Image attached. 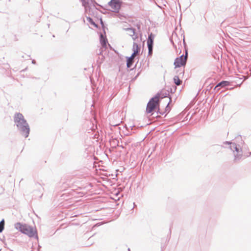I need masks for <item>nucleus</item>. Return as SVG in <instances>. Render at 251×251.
<instances>
[{"label":"nucleus","instance_id":"nucleus-1","mask_svg":"<svg viewBox=\"0 0 251 251\" xmlns=\"http://www.w3.org/2000/svg\"><path fill=\"white\" fill-rule=\"evenodd\" d=\"M15 227L22 233L27 235L29 237H33L36 234V231L34 229L27 225L17 223L15 225Z\"/></svg>","mask_w":251,"mask_h":251},{"label":"nucleus","instance_id":"nucleus-2","mask_svg":"<svg viewBox=\"0 0 251 251\" xmlns=\"http://www.w3.org/2000/svg\"><path fill=\"white\" fill-rule=\"evenodd\" d=\"M160 95L157 94L150 100L147 104L146 112L147 114L152 113L159 106Z\"/></svg>","mask_w":251,"mask_h":251},{"label":"nucleus","instance_id":"nucleus-3","mask_svg":"<svg viewBox=\"0 0 251 251\" xmlns=\"http://www.w3.org/2000/svg\"><path fill=\"white\" fill-rule=\"evenodd\" d=\"M187 56V51L186 50L185 56L182 55L181 56L176 58L174 62V65L175 66V68L185 66L186 63Z\"/></svg>","mask_w":251,"mask_h":251},{"label":"nucleus","instance_id":"nucleus-4","mask_svg":"<svg viewBox=\"0 0 251 251\" xmlns=\"http://www.w3.org/2000/svg\"><path fill=\"white\" fill-rule=\"evenodd\" d=\"M121 3L122 2L120 0H111L108 2V5L110 8V10L114 12H119L121 8Z\"/></svg>","mask_w":251,"mask_h":251},{"label":"nucleus","instance_id":"nucleus-5","mask_svg":"<svg viewBox=\"0 0 251 251\" xmlns=\"http://www.w3.org/2000/svg\"><path fill=\"white\" fill-rule=\"evenodd\" d=\"M14 122L16 123L18 127H21L22 125L27 123L24 119L23 115L21 113H17L15 115Z\"/></svg>","mask_w":251,"mask_h":251},{"label":"nucleus","instance_id":"nucleus-6","mask_svg":"<svg viewBox=\"0 0 251 251\" xmlns=\"http://www.w3.org/2000/svg\"><path fill=\"white\" fill-rule=\"evenodd\" d=\"M22 133V134L23 136L26 138L28 136L29 133V127L27 123H26L25 124H24L22 125V126L19 127Z\"/></svg>","mask_w":251,"mask_h":251},{"label":"nucleus","instance_id":"nucleus-7","mask_svg":"<svg viewBox=\"0 0 251 251\" xmlns=\"http://www.w3.org/2000/svg\"><path fill=\"white\" fill-rule=\"evenodd\" d=\"M132 50L133 51V53L132 54V55L136 56L137 54H139L140 51V47L137 43H134L133 45Z\"/></svg>","mask_w":251,"mask_h":251},{"label":"nucleus","instance_id":"nucleus-8","mask_svg":"<svg viewBox=\"0 0 251 251\" xmlns=\"http://www.w3.org/2000/svg\"><path fill=\"white\" fill-rule=\"evenodd\" d=\"M135 57V56L133 55H131V56L128 58H127V67L128 68H130L132 64H133V60H134V58Z\"/></svg>","mask_w":251,"mask_h":251},{"label":"nucleus","instance_id":"nucleus-9","mask_svg":"<svg viewBox=\"0 0 251 251\" xmlns=\"http://www.w3.org/2000/svg\"><path fill=\"white\" fill-rule=\"evenodd\" d=\"M100 42L103 47L106 46L107 43L106 36L101 34L100 37Z\"/></svg>","mask_w":251,"mask_h":251},{"label":"nucleus","instance_id":"nucleus-10","mask_svg":"<svg viewBox=\"0 0 251 251\" xmlns=\"http://www.w3.org/2000/svg\"><path fill=\"white\" fill-rule=\"evenodd\" d=\"M229 85V82L227 81H223L221 82H220L218 84H217L215 87V89L217 88L219 86H222V87H225V86H228Z\"/></svg>","mask_w":251,"mask_h":251},{"label":"nucleus","instance_id":"nucleus-11","mask_svg":"<svg viewBox=\"0 0 251 251\" xmlns=\"http://www.w3.org/2000/svg\"><path fill=\"white\" fill-rule=\"evenodd\" d=\"M153 38L152 37V34H151L148 39V46H153Z\"/></svg>","mask_w":251,"mask_h":251},{"label":"nucleus","instance_id":"nucleus-12","mask_svg":"<svg viewBox=\"0 0 251 251\" xmlns=\"http://www.w3.org/2000/svg\"><path fill=\"white\" fill-rule=\"evenodd\" d=\"M174 83L178 86L181 85L182 83V81L179 79L178 76H175L174 77Z\"/></svg>","mask_w":251,"mask_h":251},{"label":"nucleus","instance_id":"nucleus-13","mask_svg":"<svg viewBox=\"0 0 251 251\" xmlns=\"http://www.w3.org/2000/svg\"><path fill=\"white\" fill-rule=\"evenodd\" d=\"M87 20L91 25H93L96 27H98L97 25L95 23V22L93 21V20L91 18L88 17V18H87Z\"/></svg>","mask_w":251,"mask_h":251},{"label":"nucleus","instance_id":"nucleus-14","mask_svg":"<svg viewBox=\"0 0 251 251\" xmlns=\"http://www.w3.org/2000/svg\"><path fill=\"white\" fill-rule=\"evenodd\" d=\"M4 220H2L0 222V233L2 231V230L4 229Z\"/></svg>","mask_w":251,"mask_h":251},{"label":"nucleus","instance_id":"nucleus-15","mask_svg":"<svg viewBox=\"0 0 251 251\" xmlns=\"http://www.w3.org/2000/svg\"><path fill=\"white\" fill-rule=\"evenodd\" d=\"M230 147L233 148L234 149H235L237 153L239 152V149L237 147L235 144H233L232 146H230Z\"/></svg>","mask_w":251,"mask_h":251},{"label":"nucleus","instance_id":"nucleus-16","mask_svg":"<svg viewBox=\"0 0 251 251\" xmlns=\"http://www.w3.org/2000/svg\"><path fill=\"white\" fill-rule=\"evenodd\" d=\"M152 46H148L149 49V53L151 54L152 52Z\"/></svg>","mask_w":251,"mask_h":251},{"label":"nucleus","instance_id":"nucleus-17","mask_svg":"<svg viewBox=\"0 0 251 251\" xmlns=\"http://www.w3.org/2000/svg\"><path fill=\"white\" fill-rule=\"evenodd\" d=\"M127 30H130V31H131V32L133 34H134V33H135V32H134V30L133 28H128V29H127Z\"/></svg>","mask_w":251,"mask_h":251},{"label":"nucleus","instance_id":"nucleus-18","mask_svg":"<svg viewBox=\"0 0 251 251\" xmlns=\"http://www.w3.org/2000/svg\"><path fill=\"white\" fill-rule=\"evenodd\" d=\"M100 23L102 25V26H103V23L102 19H100Z\"/></svg>","mask_w":251,"mask_h":251},{"label":"nucleus","instance_id":"nucleus-19","mask_svg":"<svg viewBox=\"0 0 251 251\" xmlns=\"http://www.w3.org/2000/svg\"><path fill=\"white\" fill-rule=\"evenodd\" d=\"M181 74H182V75H183V74H184V71H182V72L181 73Z\"/></svg>","mask_w":251,"mask_h":251},{"label":"nucleus","instance_id":"nucleus-20","mask_svg":"<svg viewBox=\"0 0 251 251\" xmlns=\"http://www.w3.org/2000/svg\"><path fill=\"white\" fill-rule=\"evenodd\" d=\"M235 159H236L237 157V154H235Z\"/></svg>","mask_w":251,"mask_h":251},{"label":"nucleus","instance_id":"nucleus-21","mask_svg":"<svg viewBox=\"0 0 251 251\" xmlns=\"http://www.w3.org/2000/svg\"><path fill=\"white\" fill-rule=\"evenodd\" d=\"M82 1H83V0H82Z\"/></svg>","mask_w":251,"mask_h":251}]
</instances>
